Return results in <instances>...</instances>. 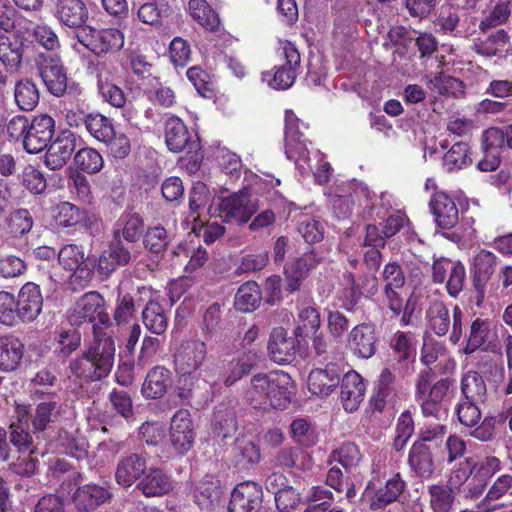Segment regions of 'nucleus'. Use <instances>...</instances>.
Wrapping results in <instances>:
<instances>
[{"label": "nucleus", "instance_id": "nucleus-1", "mask_svg": "<svg viewBox=\"0 0 512 512\" xmlns=\"http://www.w3.org/2000/svg\"><path fill=\"white\" fill-rule=\"evenodd\" d=\"M291 377L282 371L257 374L244 391V399L255 408L282 409L290 403Z\"/></svg>", "mask_w": 512, "mask_h": 512}, {"label": "nucleus", "instance_id": "nucleus-2", "mask_svg": "<svg viewBox=\"0 0 512 512\" xmlns=\"http://www.w3.org/2000/svg\"><path fill=\"white\" fill-rule=\"evenodd\" d=\"M115 343L112 337L97 335L91 346L80 357L70 362L71 373L84 381L106 377L114 364Z\"/></svg>", "mask_w": 512, "mask_h": 512}, {"label": "nucleus", "instance_id": "nucleus-3", "mask_svg": "<svg viewBox=\"0 0 512 512\" xmlns=\"http://www.w3.org/2000/svg\"><path fill=\"white\" fill-rule=\"evenodd\" d=\"M307 126L291 111L285 112V153L293 160L302 176L311 170L309 151L305 140H301Z\"/></svg>", "mask_w": 512, "mask_h": 512}, {"label": "nucleus", "instance_id": "nucleus-4", "mask_svg": "<svg viewBox=\"0 0 512 512\" xmlns=\"http://www.w3.org/2000/svg\"><path fill=\"white\" fill-rule=\"evenodd\" d=\"M80 44L96 56L112 55L120 51L125 42L124 33L116 28L97 30L91 26L84 27L77 33Z\"/></svg>", "mask_w": 512, "mask_h": 512}, {"label": "nucleus", "instance_id": "nucleus-5", "mask_svg": "<svg viewBox=\"0 0 512 512\" xmlns=\"http://www.w3.org/2000/svg\"><path fill=\"white\" fill-rule=\"evenodd\" d=\"M216 205L220 218L227 223L239 225L246 224L259 208L247 189L219 197Z\"/></svg>", "mask_w": 512, "mask_h": 512}, {"label": "nucleus", "instance_id": "nucleus-6", "mask_svg": "<svg viewBox=\"0 0 512 512\" xmlns=\"http://www.w3.org/2000/svg\"><path fill=\"white\" fill-rule=\"evenodd\" d=\"M281 55L286 63L271 71L262 73V81L276 90H285L292 86L296 78V68L300 63V54L290 42L281 43Z\"/></svg>", "mask_w": 512, "mask_h": 512}, {"label": "nucleus", "instance_id": "nucleus-7", "mask_svg": "<svg viewBox=\"0 0 512 512\" xmlns=\"http://www.w3.org/2000/svg\"><path fill=\"white\" fill-rule=\"evenodd\" d=\"M67 318L73 326L92 323L95 320L101 324L109 321V316L104 309V299L94 291L80 297L68 310Z\"/></svg>", "mask_w": 512, "mask_h": 512}, {"label": "nucleus", "instance_id": "nucleus-8", "mask_svg": "<svg viewBox=\"0 0 512 512\" xmlns=\"http://www.w3.org/2000/svg\"><path fill=\"white\" fill-rule=\"evenodd\" d=\"M27 27L16 28L9 35L0 33V61L9 69L17 70L23 58H28L29 38Z\"/></svg>", "mask_w": 512, "mask_h": 512}, {"label": "nucleus", "instance_id": "nucleus-9", "mask_svg": "<svg viewBox=\"0 0 512 512\" xmlns=\"http://www.w3.org/2000/svg\"><path fill=\"white\" fill-rule=\"evenodd\" d=\"M206 353V345L202 341H185L180 344L174 355L175 370L180 375V381L195 378L205 361Z\"/></svg>", "mask_w": 512, "mask_h": 512}, {"label": "nucleus", "instance_id": "nucleus-10", "mask_svg": "<svg viewBox=\"0 0 512 512\" xmlns=\"http://www.w3.org/2000/svg\"><path fill=\"white\" fill-rule=\"evenodd\" d=\"M55 121L48 114L35 115L29 122L23 147L30 154H37L47 148L54 135Z\"/></svg>", "mask_w": 512, "mask_h": 512}, {"label": "nucleus", "instance_id": "nucleus-11", "mask_svg": "<svg viewBox=\"0 0 512 512\" xmlns=\"http://www.w3.org/2000/svg\"><path fill=\"white\" fill-rule=\"evenodd\" d=\"M57 255L63 269L72 273L70 281L72 288L76 290L86 285L90 278V270L85 266L83 248L69 244L64 246Z\"/></svg>", "mask_w": 512, "mask_h": 512}, {"label": "nucleus", "instance_id": "nucleus-12", "mask_svg": "<svg viewBox=\"0 0 512 512\" xmlns=\"http://www.w3.org/2000/svg\"><path fill=\"white\" fill-rule=\"evenodd\" d=\"M195 431L190 412L178 410L171 419L169 439L171 446L179 455L186 454L193 446Z\"/></svg>", "mask_w": 512, "mask_h": 512}, {"label": "nucleus", "instance_id": "nucleus-13", "mask_svg": "<svg viewBox=\"0 0 512 512\" xmlns=\"http://www.w3.org/2000/svg\"><path fill=\"white\" fill-rule=\"evenodd\" d=\"M403 489L404 481L399 475L387 480L384 487H378L376 483L370 481L362 494V501L372 510H378L396 501Z\"/></svg>", "mask_w": 512, "mask_h": 512}, {"label": "nucleus", "instance_id": "nucleus-14", "mask_svg": "<svg viewBox=\"0 0 512 512\" xmlns=\"http://www.w3.org/2000/svg\"><path fill=\"white\" fill-rule=\"evenodd\" d=\"M43 295L40 286L33 283H25L16 297L17 312H19L22 324L34 322L42 313Z\"/></svg>", "mask_w": 512, "mask_h": 512}, {"label": "nucleus", "instance_id": "nucleus-15", "mask_svg": "<svg viewBox=\"0 0 512 512\" xmlns=\"http://www.w3.org/2000/svg\"><path fill=\"white\" fill-rule=\"evenodd\" d=\"M36 63L48 91L57 97L62 96L67 88V76L60 59L39 55Z\"/></svg>", "mask_w": 512, "mask_h": 512}, {"label": "nucleus", "instance_id": "nucleus-16", "mask_svg": "<svg viewBox=\"0 0 512 512\" xmlns=\"http://www.w3.org/2000/svg\"><path fill=\"white\" fill-rule=\"evenodd\" d=\"M262 488L257 483H239L231 493L229 512H255L262 502Z\"/></svg>", "mask_w": 512, "mask_h": 512}, {"label": "nucleus", "instance_id": "nucleus-17", "mask_svg": "<svg viewBox=\"0 0 512 512\" xmlns=\"http://www.w3.org/2000/svg\"><path fill=\"white\" fill-rule=\"evenodd\" d=\"M362 195L366 196V188L354 180L337 185L335 190L328 194L334 213L339 218L347 217L354 200H359Z\"/></svg>", "mask_w": 512, "mask_h": 512}, {"label": "nucleus", "instance_id": "nucleus-18", "mask_svg": "<svg viewBox=\"0 0 512 512\" xmlns=\"http://www.w3.org/2000/svg\"><path fill=\"white\" fill-rule=\"evenodd\" d=\"M366 384L359 373L348 371L342 378L340 386V401L348 413L359 409L364 400Z\"/></svg>", "mask_w": 512, "mask_h": 512}, {"label": "nucleus", "instance_id": "nucleus-19", "mask_svg": "<svg viewBox=\"0 0 512 512\" xmlns=\"http://www.w3.org/2000/svg\"><path fill=\"white\" fill-rule=\"evenodd\" d=\"M430 209L439 228L452 229L459 221V212L454 200L443 191L433 194Z\"/></svg>", "mask_w": 512, "mask_h": 512}, {"label": "nucleus", "instance_id": "nucleus-20", "mask_svg": "<svg viewBox=\"0 0 512 512\" xmlns=\"http://www.w3.org/2000/svg\"><path fill=\"white\" fill-rule=\"evenodd\" d=\"M340 382V372L335 364H329L325 368H317L310 372L307 381L308 390L317 396L330 395Z\"/></svg>", "mask_w": 512, "mask_h": 512}, {"label": "nucleus", "instance_id": "nucleus-21", "mask_svg": "<svg viewBox=\"0 0 512 512\" xmlns=\"http://www.w3.org/2000/svg\"><path fill=\"white\" fill-rule=\"evenodd\" d=\"M88 9L82 0H58L55 17L69 28L83 29L88 20Z\"/></svg>", "mask_w": 512, "mask_h": 512}, {"label": "nucleus", "instance_id": "nucleus-22", "mask_svg": "<svg viewBox=\"0 0 512 512\" xmlns=\"http://www.w3.org/2000/svg\"><path fill=\"white\" fill-rule=\"evenodd\" d=\"M75 149V136L70 131L62 132L48 147L45 164L52 170L63 167Z\"/></svg>", "mask_w": 512, "mask_h": 512}, {"label": "nucleus", "instance_id": "nucleus-23", "mask_svg": "<svg viewBox=\"0 0 512 512\" xmlns=\"http://www.w3.org/2000/svg\"><path fill=\"white\" fill-rule=\"evenodd\" d=\"M351 351L358 357L368 359L376 352V335L372 325L360 324L355 326L348 337Z\"/></svg>", "mask_w": 512, "mask_h": 512}, {"label": "nucleus", "instance_id": "nucleus-24", "mask_svg": "<svg viewBox=\"0 0 512 512\" xmlns=\"http://www.w3.org/2000/svg\"><path fill=\"white\" fill-rule=\"evenodd\" d=\"M111 498V493L104 487L87 484L79 487L73 494L72 500L75 507L81 512L95 510Z\"/></svg>", "mask_w": 512, "mask_h": 512}, {"label": "nucleus", "instance_id": "nucleus-25", "mask_svg": "<svg viewBox=\"0 0 512 512\" xmlns=\"http://www.w3.org/2000/svg\"><path fill=\"white\" fill-rule=\"evenodd\" d=\"M171 386V371L163 366H155L147 373L141 392L147 399H159L167 393Z\"/></svg>", "mask_w": 512, "mask_h": 512}, {"label": "nucleus", "instance_id": "nucleus-26", "mask_svg": "<svg viewBox=\"0 0 512 512\" xmlns=\"http://www.w3.org/2000/svg\"><path fill=\"white\" fill-rule=\"evenodd\" d=\"M186 12L204 30L213 33L220 31V17L206 0H188Z\"/></svg>", "mask_w": 512, "mask_h": 512}, {"label": "nucleus", "instance_id": "nucleus-27", "mask_svg": "<svg viewBox=\"0 0 512 512\" xmlns=\"http://www.w3.org/2000/svg\"><path fill=\"white\" fill-rule=\"evenodd\" d=\"M130 259V251L124 246L120 239H114L98 259V272L108 276L119 266L126 265Z\"/></svg>", "mask_w": 512, "mask_h": 512}, {"label": "nucleus", "instance_id": "nucleus-28", "mask_svg": "<svg viewBox=\"0 0 512 512\" xmlns=\"http://www.w3.org/2000/svg\"><path fill=\"white\" fill-rule=\"evenodd\" d=\"M136 487L146 497H159L172 490V481L162 469L149 468L145 470Z\"/></svg>", "mask_w": 512, "mask_h": 512}, {"label": "nucleus", "instance_id": "nucleus-29", "mask_svg": "<svg viewBox=\"0 0 512 512\" xmlns=\"http://www.w3.org/2000/svg\"><path fill=\"white\" fill-rule=\"evenodd\" d=\"M294 340L287 336L282 327L274 328L269 339L268 351L272 361L286 364L292 361L294 355Z\"/></svg>", "mask_w": 512, "mask_h": 512}, {"label": "nucleus", "instance_id": "nucleus-30", "mask_svg": "<svg viewBox=\"0 0 512 512\" xmlns=\"http://www.w3.org/2000/svg\"><path fill=\"white\" fill-rule=\"evenodd\" d=\"M165 142L168 149L178 153L195 141L184 122L178 117H170L165 123Z\"/></svg>", "mask_w": 512, "mask_h": 512}, {"label": "nucleus", "instance_id": "nucleus-31", "mask_svg": "<svg viewBox=\"0 0 512 512\" xmlns=\"http://www.w3.org/2000/svg\"><path fill=\"white\" fill-rule=\"evenodd\" d=\"M146 461L138 454H130L120 459L117 464L115 478L119 485L130 487L144 474Z\"/></svg>", "mask_w": 512, "mask_h": 512}, {"label": "nucleus", "instance_id": "nucleus-32", "mask_svg": "<svg viewBox=\"0 0 512 512\" xmlns=\"http://www.w3.org/2000/svg\"><path fill=\"white\" fill-rule=\"evenodd\" d=\"M449 385L447 380H439L436 382L429 392L421 400L422 412L426 417H435L438 420L447 417L442 402L444 401Z\"/></svg>", "mask_w": 512, "mask_h": 512}, {"label": "nucleus", "instance_id": "nucleus-33", "mask_svg": "<svg viewBox=\"0 0 512 512\" xmlns=\"http://www.w3.org/2000/svg\"><path fill=\"white\" fill-rule=\"evenodd\" d=\"M314 264L315 257L313 253L305 254L301 258L288 262L284 268L286 290L290 293L299 290L302 281L306 278Z\"/></svg>", "mask_w": 512, "mask_h": 512}, {"label": "nucleus", "instance_id": "nucleus-34", "mask_svg": "<svg viewBox=\"0 0 512 512\" xmlns=\"http://www.w3.org/2000/svg\"><path fill=\"white\" fill-rule=\"evenodd\" d=\"M173 255L178 259L179 263L189 258L188 263L185 265V272L188 275L203 267L208 259L207 251L201 246L196 245L193 240L188 239L179 243L174 248Z\"/></svg>", "mask_w": 512, "mask_h": 512}, {"label": "nucleus", "instance_id": "nucleus-35", "mask_svg": "<svg viewBox=\"0 0 512 512\" xmlns=\"http://www.w3.org/2000/svg\"><path fill=\"white\" fill-rule=\"evenodd\" d=\"M23 354L24 344L18 337L12 334L0 337V369L2 371L15 370L19 366Z\"/></svg>", "mask_w": 512, "mask_h": 512}, {"label": "nucleus", "instance_id": "nucleus-36", "mask_svg": "<svg viewBox=\"0 0 512 512\" xmlns=\"http://www.w3.org/2000/svg\"><path fill=\"white\" fill-rule=\"evenodd\" d=\"M321 325L320 314L313 306L302 305L298 308L295 336L298 342H305L310 335L318 332Z\"/></svg>", "mask_w": 512, "mask_h": 512}, {"label": "nucleus", "instance_id": "nucleus-37", "mask_svg": "<svg viewBox=\"0 0 512 512\" xmlns=\"http://www.w3.org/2000/svg\"><path fill=\"white\" fill-rule=\"evenodd\" d=\"M144 222L142 217L134 211H124L115 223V239L122 235L128 242H136L143 232Z\"/></svg>", "mask_w": 512, "mask_h": 512}, {"label": "nucleus", "instance_id": "nucleus-38", "mask_svg": "<svg viewBox=\"0 0 512 512\" xmlns=\"http://www.w3.org/2000/svg\"><path fill=\"white\" fill-rule=\"evenodd\" d=\"M494 335L493 322L488 319L476 318L470 325L467 343L464 348L465 354H472L481 348Z\"/></svg>", "mask_w": 512, "mask_h": 512}, {"label": "nucleus", "instance_id": "nucleus-39", "mask_svg": "<svg viewBox=\"0 0 512 512\" xmlns=\"http://www.w3.org/2000/svg\"><path fill=\"white\" fill-rule=\"evenodd\" d=\"M219 481L213 476H206L194 489L195 503L203 510L212 509L220 498Z\"/></svg>", "mask_w": 512, "mask_h": 512}, {"label": "nucleus", "instance_id": "nucleus-40", "mask_svg": "<svg viewBox=\"0 0 512 512\" xmlns=\"http://www.w3.org/2000/svg\"><path fill=\"white\" fill-rule=\"evenodd\" d=\"M408 463L411 469L421 477L433 472V460L429 447L422 442H414L409 451Z\"/></svg>", "mask_w": 512, "mask_h": 512}, {"label": "nucleus", "instance_id": "nucleus-41", "mask_svg": "<svg viewBox=\"0 0 512 512\" xmlns=\"http://www.w3.org/2000/svg\"><path fill=\"white\" fill-rule=\"evenodd\" d=\"M97 87L102 99L116 108H122L126 103V96L122 88L116 85L107 71L97 74Z\"/></svg>", "mask_w": 512, "mask_h": 512}, {"label": "nucleus", "instance_id": "nucleus-42", "mask_svg": "<svg viewBox=\"0 0 512 512\" xmlns=\"http://www.w3.org/2000/svg\"><path fill=\"white\" fill-rule=\"evenodd\" d=\"M428 327L438 336L445 335L451 325L447 307L441 301L431 302L426 311Z\"/></svg>", "mask_w": 512, "mask_h": 512}, {"label": "nucleus", "instance_id": "nucleus-43", "mask_svg": "<svg viewBox=\"0 0 512 512\" xmlns=\"http://www.w3.org/2000/svg\"><path fill=\"white\" fill-rule=\"evenodd\" d=\"M171 12L168 0H150L142 4L137 11L138 19L148 25H157Z\"/></svg>", "mask_w": 512, "mask_h": 512}, {"label": "nucleus", "instance_id": "nucleus-44", "mask_svg": "<svg viewBox=\"0 0 512 512\" xmlns=\"http://www.w3.org/2000/svg\"><path fill=\"white\" fill-rule=\"evenodd\" d=\"M14 99L20 110L32 111L39 103V91L28 79L18 81L14 87Z\"/></svg>", "mask_w": 512, "mask_h": 512}, {"label": "nucleus", "instance_id": "nucleus-45", "mask_svg": "<svg viewBox=\"0 0 512 512\" xmlns=\"http://www.w3.org/2000/svg\"><path fill=\"white\" fill-rule=\"evenodd\" d=\"M53 217L57 225L66 228L83 223L87 213L70 202H62L54 208Z\"/></svg>", "mask_w": 512, "mask_h": 512}, {"label": "nucleus", "instance_id": "nucleus-46", "mask_svg": "<svg viewBox=\"0 0 512 512\" xmlns=\"http://www.w3.org/2000/svg\"><path fill=\"white\" fill-rule=\"evenodd\" d=\"M261 302L259 286L255 282L242 284L235 296V307L242 312L255 310Z\"/></svg>", "mask_w": 512, "mask_h": 512}, {"label": "nucleus", "instance_id": "nucleus-47", "mask_svg": "<svg viewBox=\"0 0 512 512\" xmlns=\"http://www.w3.org/2000/svg\"><path fill=\"white\" fill-rule=\"evenodd\" d=\"M143 322L145 327L154 334H162L168 326V320L162 306L155 301H150L143 310Z\"/></svg>", "mask_w": 512, "mask_h": 512}, {"label": "nucleus", "instance_id": "nucleus-48", "mask_svg": "<svg viewBox=\"0 0 512 512\" xmlns=\"http://www.w3.org/2000/svg\"><path fill=\"white\" fill-rule=\"evenodd\" d=\"M255 364L256 355L251 353L230 361L225 368L224 384L226 386L233 385L236 381L241 379L244 374L250 372Z\"/></svg>", "mask_w": 512, "mask_h": 512}, {"label": "nucleus", "instance_id": "nucleus-49", "mask_svg": "<svg viewBox=\"0 0 512 512\" xmlns=\"http://www.w3.org/2000/svg\"><path fill=\"white\" fill-rule=\"evenodd\" d=\"M508 40L509 37L507 33L503 29H500L485 39H477L474 42V49L480 55L491 57L502 52Z\"/></svg>", "mask_w": 512, "mask_h": 512}, {"label": "nucleus", "instance_id": "nucleus-50", "mask_svg": "<svg viewBox=\"0 0 512 512\" xmlns=\"http://www.w3.org/2000/svg\"><path fill=\"white\" fill-rule=\"evenodd\" d=\"M472 162L468 144L455 143L443 157V165L448 171L467 167Z\"/></svg>", "mask_w": 512, "mask_h": 512}, {"label": "nucleus", "instance_id": "nucleus-51", "mask_svg": "<svg viewBox=\"0 0 512 512\" xmlns=\"http://www.w3.org/2000/svg\"><path fill=\"white\" fill-rule=\"evenodd\" d=\"M87 131L100 142H107L113 136L111 121L101 114H89L85 119Z\"/></svg>", "mask_w": 512, "mask_h": 512}, {"label": "nucleus", "instance_id": "nucleus-52", "mask_svg": "<svg viewBox=\"0 0 512 512\" xmlns=\"http://www.w3.org/2000/svg\"><path fill=\"white\" fill-rule=\"evenodd\" d=\"M75 165L82 171L95 174L98 173L104 165L101 154L93 148H82L74 156Z\"/></svg>", "mask_w": 512, "mask_h": 512}, {"label": "nucleus", "instance_id": "nucleus-53", "mask_svg": "<svg viewBox=\"0 0 512 512\" xmlns=\"http://www.w3.org/2000/svg\"><path fill=\"white\" fill-rule=\"evenodd\" d=\"M20 323L16 297L7 291H0V324L14 327Z\"/></svg>", "mask_w": 512, "mask_h": 512}, {"label": "nucleus", "instance_id": "nucleus-54", "mask_svg": "<svg viewBox=\"0 0 512 512\" xmlns=\"http://www.w3.org/2000/svg\"><path fill=\"white\" fill-rule=\"evenodd\" d=\"M428 491L433 512H450L454 502V494L451 488L443 485H432Z\"/></svg>", "mask_w": 512, "mask_h": 512}, {"label": "nucleus", "instance_id": "nucleus-55", "mask_svg": "<svg viewBox=\"0 0 512 512\" xmlns=\"http://www.w3.org/2000/svg\"><path fill=\"white\" fill-rule=\"evenodd\" d=\"M429 88L442 95L457 96L463 91V84L458 79L442 72L435 74L428 80Z\"/></svg>", "mask_w": 512, "mask_h": 512}, {"label": "nucleus", "instance_id": "nucleus-56", "mask_svg": "<svg viewBox=\"0 0 512 512\" xmlns=\"http://www.w3.org/2000/svg\"><path fill=\"white\" fill-rule=\"evenodd\" d=\"M416 338L412 333L398 331L391 340V347L401 360L415 356Z\"/></svg>", "mask_w": 512, "mask_h": 512}, {"label": "nucleus", "instance_id": "nucleus-57", "mask_svg": "<svg viewBox=\"0 0 512 512\" xmlns=\"http://www.w3.org/2000/svg\"><path fill=\"white\" fill-rule=\"evenodd\" d=\"M461 389L466 400L477 402L486 393V386L481 376L476 372H468L461 382Z\"/></svg>", "mask_w": 512, "mask_h": 512}, {"label": "nucleus", "instance_id": "nucleus-58", "mask_svg": "<svg viewBox=\"0 0 512 512\" xmlns=\"http://www.w3.org/2000/svg\"><path fill=\"white\" fill-rule=\"evenodd\" d=\"M59 410L60 405L56 401L39 403L32 420L34 429L43 431L58 416Z\"/></svg>", "mask_w": 512, "mask_h": 512}, {"label": "nucleus", "instance_id": "nucleus-59", "mask_svg": "<svg viewBox=\"0 0 512 512\" xmlns=\"http://www.w3.org/2000/svg\"><path fill=\"white\" fill-rule=\"evenodd\" d=\"M331 458L345 468H353L360 463L362 455L357 445L348 442L335 450Z\"/></svg>", "mask_w": 512, "mask_h": 512}, {"label": "nucleus", "instance_id": "nucleus-60", "mask_svg": "<svg viewBox=\"0 0 512 512\" xmlns=\"http://www.w3.org/2000/svg\"><path fill=\"white\" fill-rule=\"evenodd\" d=\"M191 56L189 43L181 37L174 38L169 46V57L175 67H184Z\"/></svg>", "mask_w": 512, "mask_h": 512}, {"label": "nucleus", "instance_id": "nucleus-61", "mask_svg": "<svg viewBox=\"0 0 512 512\" xmlns=\"http://www.w3.org/2000/svg\"><path fill=\"white\" fill-rule=\"evenodd\" d=\"M294 439L303 446H311L317 441L314 428L304 419L294 420L291 424Z\"/></svg>", "mask_w": 512, "mask_h": 512}, {"label": "nucleus", "instance_id": "nucleus-62", "mask_svg": "<svg viewBox=\"0 0 512 512\" xmlns=\"http://www.w3.org/2000/svg\"><path fill=\"white\" fill-rule=\"evenodd\" d=\"M145 247L153 252L160 253L168 244L167 232L162 226L149 228L144 236Z\"/></svg>", "mask_w": 512, "mask_h": 512}, {"label": "nucleus", "instance_id": "nucleus-63", "mask_svg": "<svg viewBox=\"0 0 512 512\" xmlns=\"http://www.w3.org/2000/svg\"><path fill=\"white\" fill-rule=\"evenodd\" d=\"M48 51H56L60 48V41L55 31L48 25H37L31 35Z\"/></svg>", "mask_w": 512, "mask_h": 512}, {"label": "nucleus", "instance_id": "nucleus-64", "mask_svg": "<svg viewBox=\"0 0 512 512\" xmlns=\"http://www.w3.org/2000/svg\"><path fill=\"white\" fill-rule=\"evenodd\" d=\"M275 502L277 512H290L300 502V495L293 487H284L276 492Z\"/></svg>", "mask_w": 512, "mask_h": 512}]
</instances>
